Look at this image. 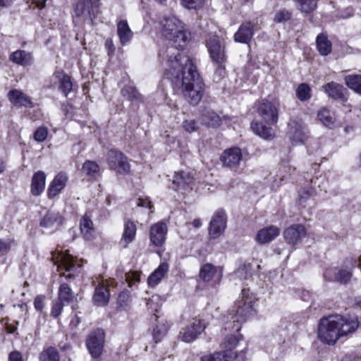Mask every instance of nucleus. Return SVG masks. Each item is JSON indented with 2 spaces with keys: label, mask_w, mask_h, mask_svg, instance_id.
Here are the masks:
<instances>
[{
  "label": "nucleus",
  "mask_w": 361,
  "mask_h": 361,
  "mask_svg": "<svg viewBox=\"0 0 361 361\" xmlns=\"http://www.w3.org/2000/svg\"><path fill=\"white\" fill-rule=\"evenodd\" d=\"M166 54L169 58L164 64V75L176 88L182 90L184 98L190 104L197 105L202 97L204 83L193 61L188 56L178 60V53L173 47Z\"/></svg>",
  "instance_id": "nucleus-1"
},
{
  "label": "nucleus",
  "mask_w": 361,
  "mask_h": 361,
  "mask_svg": "<svg viewBox=\"0 0 361 361\" xmlns=\"http://www.w3.org/2000/svg\"><path fill=\"white\" fill-rule=\"evenodd\" d=\"M242 298L235 303V314L232 317L234 324L233 328L238 333L236 334H229L226 336L221 343V348L225 354L231 353L233 355V360L236 357V353L234 351L238 342L243 338V336L239 334L241 326L239 323L245 322L255 312L254 305L256 302L255 296L250 293V290L243 288L242 290Z\"/></svg>",
  "instance_id": "nucleus-2"
},
{
  "label": "nucleus",
  "mask_w": 361,
  "mask_h": 361,
  "mask_svg": "<svg viewBox=\"0 0 361 361\" xmlns=\"http://www.w3.org/2000/svg\"><path fill=\"white\" fill-rule=\"evenodd\" d=\"M358 326L356 316L331 315L320 320L318 337L324 343L334 345L339 338L354 333Z\"/></svg>",
  "instance_id": "nucleus-3"
},
{
  "label": "nucleus",
  "mask_w": 361,
  "mask_h": 361,
  "mask_svg": "<svg viewBox=\"0 0 361 361\" xmlns=\"http://www.w3.org/2000/svg\"><path fill=\"white\" fill-rule=\"evenodd\" d=\"M162 34L170 42V45L166 48L162 49L159 52V57L161 59L163 66L169 58L166 51L169 48H174L178 53L177 59L179 60L182 56H187L180 53V50L183 49L188 42V35L183 23L176 17L171 16L165 17L161 22Z\"/></svg>",
  "instance_id": "nucleus-4"
},
{
  "label": "nucleus",
  "mask_w": 361,
  "mask_h": 361,
  "mask_svg": "<svg viewBox=\"0 0 361 361\" xmlns=\"http://www.w3.org/2000/svg\"><path fill=\"white\" fill-rule=\"evenodd\" d=\"M51 259L56 265L58 271H64L61 274L67 279L73 278L81 267L77 259L67 252L57 251L51 253Z\"/></svg>",
  "instance_id": "nucleus-5"
},
{
  "label": "nucleus",
  "mask_w": 361,
  "mask_h": 361,
  "mask_svg": "<svg viewBox=\"0 0 361 361\" xmlns=\"http://www.w3.org/2000/svg\"><path fill=\"white\" fill-rule=\"evenodd\" d=\"M207 47L212 61L219 66L216 72L221 74L224 71L222 66L226 59L224 43L217 36H213L208 40Z\"/></svg>",
  "instance_id": "nucleus-6"
},
{
  "label": "nucleus",
  "mask_w": 361,
  "mask_h": 361,
  "mask_svg": "<svg viewBox=\"0 0 361 361\" xmlns=\"http://www.w3.org/2000/svg\"><path fill=\"white\" fill-rule=\"evenodd\" d=\"M108 164L111 170L117 175L126 176L130 172V164L128 157L121 152L111 149L107 154Z\"/></svg>",
  "instance_id": "nucleus-7"
},
{
  "label": "nucleus",
  "mask_w": 361,
  "mask_h": 361,
  "mask_svg": "<svg viewBox=\"0 0 361 361\" xmlns=\"http://www.w3.org/2000/svg\"><path fill=\"white\" fill-rule=\"evenodd\" d=\"M227 226V216L223 209H217L212 216L209 235L211 239L215 240L224 234Z\"/></svg>",
  "instance_id": "nucleus-8"
},
{
  "label": "nucleus",
  "mask_w": 361,
  "mask_h": 361,
  "mask_svg": "<svg viewBox=\"0 0 361 361\" xmlns=\"http://www.w3.org/2000/svg\"><path fill=\"white\" fill-rule=\"evenodd\" d=\"M98 8L99 0H78L74 11L77 16L84 20H92L97 13Z\"/></svg>",
  "instance_id": "nucleus-9"
},
{
  "label": "nucleus",
  "mask_w": 361,
  "mask_h": 361,
  "mask_svg": "<svg viewBox=\"0 0 361 361\" xmlns=\"http://www.w3.org/2000/svg\"><path fill=\"white\" fill-rule=\"evenodd\" d=\"M104 342V333L102 329H97L92 331L88 336L86 345L91 355L99 357L103 350Z\"/></svg>",
  "instance_id": "nucleus-10"
},
{
  "label": "nucleus",
  "mask_w": 361,
  "mask_h": 361,
  "mask_svg": "<svg viewBox=\"0 0 361 361\" xmlns=\"http://www.w3.org/2000/svg\"><path fill=\"white\" fill-rule=\"evenodd\" d=\"M257 113L267 124H274L278 121V109L268 100L264 99L259 102Z\"/></svg>",
  "instance_id": "nucleus-11"
},
{
  "label": "nucleus",
  "mask_w": 361,
  "mask_h": 361,
  "mask_svg": "<svg viewBox=\"0 0 361 361\" xmlns=\"http://www.w3.org/2000/svg\"><path fill=\"white\" fill-rule=\"evenodd\" d=\"M168 233V226L164 221H159L152 224L149 229V240L156 247H161L164 245Z\"/></svg>",
  "instance_id": "nucleus-12"
},
{
  "label": "nucleus",
  "mask_w": 361,
  "mask_h": 361,
  "mask_svg": "<svg viewBox=\"0 0 361 361\" xmlns=\"http://www.w3.org/2000/svg\"><path fill=\"white\" fill-rule=\"evenodd\" d=\"M288 136L293 145L303 143L307 138L305 128L300 121L291 119L288 123Z\"/></svg>",
  "instance_id": "nucleus-13"
},
{
  "label": "nucleus",
  "mask_w": 361,
  "mask_h": 361,
  "mask_svg": "<svg viewBox=\"0 0 361 361\" xmlns=\"http://www.w3.org/2000/svg\"><path fill=\"white\" fill-rule=\"evenodd\" d=\"M243 159L241 149L238 147H231L225 150L221 156L224 166L230 169L236 168Z\"/></svg>",
  "instance_id": "nucleus-14"
},
{
  "label": "nucleus",
  "mask_w": 361,
  "mask_h": 361,
  "mask_svg": "<svg viewBox=\"0 0 361 361\" xmlns=\"http://www.w3.org/2000/svg\"><path fill=\"white\" fill-rule=\"evenodd\" d=\"M222 276V270L210 263L204 264L200 269V277L207 282L212 281L214 285L220 283Z\"/></svg>",
  "instance_id": "nucleus-15"
},
{
  "label": "nucleus",
  "mask_w": 361,
  "mask_h": 361,
  "mask_svg": "<svg viewBox=\"0 0 361 361\" xmlns=\"http://www.w3.org/2000/svg\"><path fill=\"white\" fill-rule=\"evenodd\" d=\"M205 325L201 320H195L192 324L180 332L182 340L186 343L194 341L204 330Z\"/></svg>",
  "instance_id": "nucleus-16"
},
{
  "label": "nucleus",
  "mask_w": 361,
  "mask_h": 361,
  "mask_svg": "<svg viewBox=\"0 0 361 361\" xmlns=\"http://www.w3.org/2000/svg\"><path fill=\"white\" fill-rule=\"evenodd\" d=\"M306 235V229L302 224H294L283 232L286 241L290 245L298 243Z\"/></svg>",
  "instance_id": "nucleus-17"
},
{
  "label": "nucleus",
  "mask_w": 361,
  "mask_h": 361,
  "mask_svg": "<svg viewBox=\"0 0 361 361\" xmlns=\"http://www.w3.org/2000/svg\"><path fill=\"white\" fill-rule=\"evenodd\" d=\"M9 102L14 106L32 107V102L30 97L20 90L13 89L7 94Z\"/></svg>",
  "instance_id": "nucleus-18"
},
{
  "label": "nucleus",
  "mask_w": 361,
  "mask_h": 361,
  "mask_svg": "<svg viewBox=\"0 0 361 361\" xmlns=\"http://www.w3.org/2000/svg\"><path fill=\"white\" fill-rule=\"evenodd\" d=\"M280 233V229L276 226H269L258 231L255 236L256 241L261 244L269 243Z\"/></svg>",
  "instance_id": "nucleus-19"
},
{
  "label": "nucleus",
  "mask_w": 361,
  "mask_h": 361,
  "mask_svg": "<svg viewBox=\"0 0 361 361\" xmlns=\"http://www.w3.org/2000/svg\"><path fill=\"white\" fill-rule=\"evenodd\" d=\"M345 268H341L335 272V279L341 283L345 284L352 278L353 269L355 267L357 261L354 259H346L344 262Z\"/></svg>",
  "instance_id": "nucleus-20"
},
{
  "label": "nucleus",
  "mask_w": 361,
  "mask_h": 361,
  "mask_svg": "<svg viewBox=\"0 0 361 361\" xmlns=\"http://www.w3.org/2000/svg\"><path fill=\"white\" fill-rule=\"evenodd\" d=\"M68 176L66 173H58L51 182L48 188L47 195L49 198H53L59 195L65 188Z\"/></svg>",
  "instance_id": "nucleus-21"
},
{
  "label": "nucleus",
  "mask_w": 361,
  "mask_h": 361,
  "mask_svg": "<svg viewBox=\"0 0 361 361\" xmlns=\"http://www.w3.org/2000/svg\"><path fill=\"white\" fill-rule=\"evenodd\" d=\"M318 120L326 128L334 129L339 126L335 113L323 107L317 112Z\"/></svg>",
  "instance_id": "nucleus-22"
},
{
  "label": "nucleus",
  "mask_w": 361,
  "mask_h": 361,
  "mask_svg": "<svg viewBox=\"0 0 361 361\" xmlns=\"http://www.w3.org/2000/svg\"><path fill=\"white\" fill-rule=\"evenodd\" d=\"M254 35L253 25L250 22L243 23L234 35L236 42L248 44Z\"/></svg>",
  "instance_id": "nucleus-23"
},
{
  "label": "nucleus",
  "mask_w": 361,
  "mask_h": 361,
  "mask_svg": "<svg viewBox=\"0 0 361 361\" xmlns=\"http://www.w3.org/2000/svg\"><path fill=\"white\" fill-rule=\"evenodd\" d=\"M63 224V218L59 212H48L40 221V226L45 228L56 229Z\"/></svg>",
  "instance_id": "nucleus-24"
},
{
  "label": "nucleus",
  "mask_w": 361,
  "mask_h": 361,
  "mask_svg": "<svg viewBox=\"0 0 361 361\" xmlns=\"http://www.w3.org/2000/svg\"><path fill=\"white\" fill-rule=\"evenodd\" d=\"M109 296L110 294L107 287L104 285H98L95 288L92 301L95 305L104 307L108 304Z\"/></svg>",
  "instance_id": "nucleus-25"
},
{
  "label": "nucleus",
  "mask_w": 361,
  "mask_h": 361,
  "mask_svg": "<svg viewBox=\"0 0 361 361\" xmlns=\"http://www.w3.org/2000/svg\"><path fill=\"white\" fill-rule=\"evenodd\" d=\"M193 181V176L191 173L180 171L175 173L173 185L174 190L180 188L186 189Z\"/></svg>",
  "instance_id": "nucleus-26"
},
{
  "label": "nucleus",
  "mask_w": 361,
  "mask_h": 361,
  "mask_svg": "<svg viewBox=\"0 0 361 361\" xmlns=\"http://www.w3.org/2000/svg\"><path fill=\"white\" fill-rule=\"evenodd\" d=\"M46 175L39 171L34 173L31 183V193L35 196L39 195L44 190Z\"/></svg>",
  "instance_id": "nucleus-27"
},
{
  "label": "nucleus",
  "mask_w": 361,
  "mask_h": 361,
  "mask_svg": "<svg viewBox=\"0 0 361 361\" xmlns=\"http://www.w3.org/2000/svg\"><path fill=\"white\" fill-rule=\"evenodd\" d=\"M169 270V265L166 262L161 263L159 266L149 276L147 283L150 287L157 286L164 277Z\"/></svg>",
  "instance_id": "nucleus-28"
},
{
  "label": "nucleus",
  "mask_w": 361,
  "mask_h": 361,
  "mask_svg": "<svg viewBox=\"0 0 361 361\" xmlns=\"http://www.w3.org/2000/svg\"><path fill=\"white\" fill-rule=\"evenodd\" d=\"M324 88L329 96L334 99H341L343 101L347 99L345 97L347 90L338 83L334 82L327 83L324 85Z\"/></svg>",
  "instance_id": "nucleus-29"
},
{
  "label": "nucleus",
  "mask_w": 361,
  "mask_h": 361,
  "mask_svg": "<svg viewBox=\"0 0 361 361\" xmlns=\"http://www.w3.org/2000/svg\"><path fill=\"white\" fill-rule=\"evenodd\" d=\"M117 33L121 44L125 45L131 40L133 32L126 20H121L117 23Z\"/></svg>",
  "instance_id": "nucleus-30"
},
{
  "label": "nucleus",
  "mask_w": 361,
  "mask_h": 361,
  "mask_svg": "<svg viewBox=\"0 0 361 361\" xmlns=\"http://www.w3.org/2000/svg\"><path fill=\"white\" fill-rule=\"evenodd\" d=\"M251 128L255 134L263 139H270L274 135V130L271 127H267L259 122H252L251 123Z\"/></svg>",
  "instance_id": "nucleus-31"
},
{
  "label": "nucleus",
  "mask_w": 361,
  "mask_h": 361,
  "mask_svg": "<svg viewBox=\"0 0 361 361\" xmlns=\"http://www.w3.org/2000/svg\"><path fill=\"white\" fill-rule=\"evenodd\" d=\"M10 60L18 65L27 66L32 62V56L24 50H17L10 55Z\"/></svg>",
  "instance_id": "nucleus-32"
},
{
  "label": "nucleus",
  "mask_w": 361,
  "mask_h": 361,
  "mask_svg": "<svg viewBox=\"0 0 361 361\" xmlns=\"http://www.w3.org/2000/svg\"><path fill=\"white\" fill-rule=\"evenodd\" d=\"M80 228L83 237L87 240H90L94 233V227L91 219L87 214L81 218Z\"/></svg>",
  "instance_id": "nucleus-33"
},
{
  "label": "nucleus",
  "mask_w": 361,
  "mask_h": 361,
  "mask_svg": "<svg viewBox=\"0 0 361 361\" xmlns=\"http://www.w3.org/2000/svg\"><path fill=\"white\" fill-rule=\"evenodd\" d=\"M136 231L137 227L134 222L131 221H128L126 222L124 225L123 233L122 235V240H123L126 243L125 247H126L135 239Z\"/></svg>",
  "instance_id": "nucleus-34"
},
{
  "label": "nucleus",
  "mask_w": 361,
  "mask_h": 361,
  "mask_svg": "<svg viewBox=\"0 0 361 361\" xmlns=\"http://www.w3.org/2000/svg\"><path fill=\"white\" fill-rule=\"evenodd\" d=\"M317 50L322 56H326L331 51V43L324 34H319L316 39Z\"/></svg>",
  "instance_id": "nucleus-35"
},
{
  "label": "nucleus",
  "mask_w": 361,
  "mask_h": 361,
  "mask_svg": "<svg viewBox=\"0 0 361 361\" xmlns=\"http://www.w3.org/2000/svg\"><path fill=\"white\" fill-rule=\"evenodd\" d=\"M73 299V293L67 283H61L58 291L57 300L65 303H70Z\"/></svg>",
  "instance_id": "nucleus-36"
},
{
  "label": "nucleus",
  "mask_w": 361,
  "mask_h": 361,
  "mask_svg": "<svg viewBox=\"0 0 361 361\" xmlns=\"http://www.w3.org/2000/svg\"><path fill=\"white\" fill-rule=\"evenodd\" d=\"M121 95L131 102H141L142 96L133 86L126 85L121 90Z\"/></svg>",
  "instance_id": "nucleus-37"
},
{
  "label": "nucleus",
  "mask_w": 361,
  "mask_h": 361,
  "mask_svg": "<svg viewBox=\"0 0 361 361\" xmlns=\"http://www.w3.org/2000/svg\"><path fill=\"white\" fill-rule=\"evenodd\" d=\"M57 77L60 81L59 90L67 97L73 89V82L71 77L63 73H59Z\"/></svg>",
  "instance_id": "nucleus-38"
},
{
  "label": "nucleus",
  "mask_w": 361,
  "mask_h": 361,
  "mask_svg": "<svg viewBox=\"0 0 361 361\" xmlns=\"http://www.w3.org/2000/svg\"><path fill=\"white\" fill-rule=\"evenodd\" d=\"M233 355L231 353L225 354L221 350L213 354L206 355L202 357L201 361H232Z\"/></svg>",
  "instance_id": "nucleus-39"
},
{
  "label": "nucleus",
  "mask_w": 361,
  "mask_h": 361,
  "mask_svg": "<svg viewBox=\"0 0 361 361\" xmlns=\"http://www.w3.org/2000/svg\"><path fill=\"white\" fill-rule=\"evenodd\" d=\"M39 361H59V354L54 347H49L42 351L39 356Z\"/></svg>",
  "instance_id": "nucleus-40"
},
{
  "label": "nucleus",
  "mask_w": 361,
  "mask_h": 361,
  "mask_svg": "<svg viewBox=\"0 0 361 361\" xmlns=\"http://www.w3.org/2000/svg\"><path fill=\"white\" fill-rule=\"evenodd\" d=\"M347 86L361 94V75H349L345 78Z\"/></svg>",
  "instance_id": "nucleus-41"
},
{
  "label": "nucleus",
  "mask_w": 361,
  "mask_h": 361,
  "mask_svg": "<svg viewBox=\"0 0 361 361\" xmlns=\"http://www.w3.org/2000/svg\"><path fill=\"white\" fill-rule=\"evenodd\" d=\"M169 329V324L167 322H161L157 325L153 329V337L157 343L166 336Z\"/></svg>",
  "instance_id": "nucleus-42"
},
{
  "label": "nucleus",
  "mask_w": 361,
  "mask_h": 361,
  "mask_svg": "<svg viewBox=\"0 0 361 361\" xmlns=\"http://www.w3.org/2000/svg\"><path fill=\"white\" fill-rule=\"evenodd\" d=\"M297 7L302 13H311L317 7V0H302L297 4Z\"/></svg>",
  "instance_id": "nucleus-43"
},
{
  "label": "nucleus",
  "mask_w": 361,
  "mask_h": 361,
  "mask_svg": "<svg viewBox=\"0 0 361 361\" xmlns=\"http://www.w3.org/2000/svg\"><path fill=\"white\" fill-rule=\"evenodd\" d=\"M82 171L87 176L93 177L99 173V166L93 161H86L82 167Z\"/></svg>",
  "instance_id": "nucleus-44"
},
{
  "label": "nucleus",
  "mask_w": 361,
  "mask_h": 361,
  "mask_svg": "<svg viewBox=\"0 0 361 361\" xmlns=\"http://www.w3.org/2000/svg\"><path fill=\"white\" fill-rule=\"evenodd\" d=\"M296 95L302 102L310 99L311 97L310 86L306 83L299 85L296 90Z\"/></svg>",
  "instance_id": "nucleus-45"
},
{
  "label": "nucleus",
  "mask_w": 361,
  "mask_h": 361,
  "mask_svg": "<svg viewBox=\"0 0 361 361\" xmlns=\"http://www.w3.org/2000/svg\"><path fill=\"white\" fill-rule=\"evenodd\" d=\"M251 276L246 265L240 266L232 275L231 279L234 281L237 280L245 281Z\"/></svg>",
  "instance_id": "nucleus-46"
},
{
  "label": "nucleus",
  "mask_w": 361,
  "mask_h": 361,
  "mask_svg": "<svg viewBox=\"0 0 361 361\" xmlns=\"http://www.w3.org/2000/svg\"><path fill=\"white\" fill-rule=\"evenodd\" d=\"M204 121L212 127L218 126L220 124L219 116L212 111H208L204 114Z\"/></svg>",
  "instance_id": "nucleus-47"
},
{
  "label": "nucleus",
  "mask_w": 361,
  "mask_h": 361,
  "mask_svg": "<svg viewBox=\"0 0 361 361\" xmlns=\"http://www.w3.org/2000/svg\"><path fill=\"white\" fill-rule=\"evenodd\" d=\"M205 3V0H180V4L187 9H199Z\"/></svg>",
  "instance_id": "nucleus-48"
},
{
  "label": "nucleus",
  "mask_w": 361,
  "mask_h": 361,
  "mask_svg": "<svg viewBox=\"0 0 361 361\" xmlns=\"http://www.w3.org/2000/svg\"><path fill=\"white\" fill-rule=\"evenodd\" d=\"M162 305V300L159 295H153L147 302L149 310L152 312H157Z\"/></svg>",
  "instance_id": "nucleus-49"
},
{
  "label": "nucleus",
  "mask_w": 361,
  "mask_h": 361,
  "mask_svg": "<svg viewBox=\"0 0 361 361\" xmlns=\"http://www.w3.org/2000/svg\"><path fill=\"white\" fill-rule=\"evenodd\" d=\"M130 302V293L128 290L122 291L118 297L117 304L121 308H125Z\"/></svg>",
  "instance_id": "nucleus-50"
},
{
  "label": "nucleus",
  "mask_w": 361,
  "mask_h": 361,
  "mask_svg": "<svg viewBox=\"0 0 361 361\" xmlns=\"http://www.w3.org/2000/svg\"><path fill=\"white\" fill-rule=\"evenodd\" d=\"M63 306L64 303L60 300L56 299L55 301H54L51 310V316L54 318L58 317L61 314L63 309Z\"/></svg>",
  "instance_id": "nucleus-51"
},
{
  "label": "nucleus",
  "mask_w": 361,
  "mask_h": 361,
  "mask_svg": "<svg viewBox=\"0 0 361 361\" xmlns=\"http://www.w3.org/2000/svg\"><path fill=\"white\" fill-rule=\"evenodd\" d=\"M48 130L45 127H39L34 133V139L37 142H43L47 137Z\"/></svg>",
  "instance_id": "nucleus-52"
},
{
  "label": "nucleus",
  "mask_w": 361,
  "mask_h": 361,
  "mask_svg": "<svg viewBox=\"0 0 361 361\" xmlns=\"http://www.w3.org/2000/svg\"><path fill=\"white\" fill-rule=\"evenodd\" d=\"M291 18V13L287 10H281L276 13L274 21L276 23H282L287 21Z\"/></svg>",
  "instance_id": "nucleus-53"
},
{
  "label": "nucleus",
  "mask_w": 361,
  "mask_h": 361,
  "mask_svg": "<svg viewBox=\"0 0 361 361\" xmlns=\"http://www.w3.org/2000/svg\"><path fill=\"white\" fill-rule=\"evenodd\" d=\"M312 195V189L311 188H303L299 192V203L302 206H305L307 200Z\"/></svg>",
  "instance_id": "nucleus-54"
},
{
  "label": "nucleus",
  "mask_w": 361,
  "mask_h": 361,
  "mask_svg": "<svg viewBox=\"0 0 361 361\" xmlns=\"http://www.w3.org/2000/svg\"><path fill=\"white\" fill-rule=\"evenodd\" d=\"M137 206L140 207H145L149 209V214L153 212V204L152 202L149 200L148 197H140L137 200Z\"/></svg>",
  "instance_id": "nucleus-55"
},
{
  "label": "nucleus",
  "mask_w": 361,
  "mask_h": 361,
  "mask_svg": "<svg viewBox=\"0 0 361 361\" xmlns=\"http://www.w3.org/2000/svg\"><path fill=\"white\" fill-rule=\"evenodd\" d=\"M183 127L189 133L195 132L197 129L196 122L193 119L185 120L183 122Z\"/></svg>",
  "instance_id": "nucleus-56"
},
{
  "label": "nucleus",
  "mask_w": 361,
  "mask_h": 361,
  "mask_svg": "<svg viewBox=\"0 0 361 361\" xmlns=\"http://www.w3.org/2000/svg\"><path fill=\"white\" fill-rule=\"evenodd\" d=\"M45 296L42 295H37L34 300L35 308L42 312L44 308Z\"/></svg>",
  "instance_id": "nucleus-57"
},
{
  "label": "nucleus",
  "mask_w": 361,
  "mask_h": 361,
  "mask_svg": "<svg viewBox=\"0 0 361 361\" xmlns=\"http://www.w3.org/2000/svg\"><path fill=\"white\" fill-rule=\"evenodd\" d=\"M126 280L129 286H132L133 282L140 281V274L137 271L128 272L126 274Z\"/></svg>",
  "instance_id": "nucleus-58"
},
{
  "label": "nucleus",
  "mask_w": 361,
  "mask_h": 361,
  "mask_svg": "<svg viewBox=\"0 0 361 361\" xmlns=\"http://www.w3.org/2000/svg\"><path fill=\"white\" fill-rule=\"evenodd\" d=\"M353 13L354 9L351 6H349L340 11L339 17L342 18H348L353 16Z\"/></svg>",
  "instance_id": "nucleus-59"
},
{
  "label": "nucleus",
  "mask_w": 361,
  "mask_h": 361,
  "mask_svg": "<svg viewBox=\"0 0 361 361\" xmlns=\"http://www.w3.org/2000/svg\"><path fill=\"white\" fill-rule=\"evenodd\" d=\"M12 242L10 239L5 240L0 239V252L4 253L8 251L11 247Z\"/></svg>",
  "instance_id": "nucleus-60"
},
{
  "label": "nucleus",
  "mask_w": 361,
  "mask_h": 361,
  "mask_svg": "<svg viewBox=\"0 0 361 361\" xmlns=\"http://www.w3.org/2000/svg\"><path fill=\"white\" fill-rule=\"evenodd\" d=\"M8 361H23L22 354L18 351H12L8 355Z\"/></svg>",
  "instance_id": "nucleus-61"
},
{
  "label": "nucleus",
  "mask_w": 361,
  "mask_h": 361,
  "mask_svg": "<svg viewBox=\"0 0 361 361\" xmlns=\"http://www.w3.org/2000/svg\"><path fill=\"white\" fill-rule=\"evenodd\" d=\"M47 1V0H32V4H35L37 8L42 9L45 7Z\"/></svg>",
  "instance_id": "nucleus-62"
},
{
  "label": "nucleus",
  "mask_w": 361,
  "mask_h": 361,
  "mask_svg": "<svg viewBox=\"0 0 361 361\" xmlns=\"http://www.w3.org/2000/svg\"><path fill=\"white\" fill-rule=\"evenodd\" d=\"M13 0H0V6L4 8H8L11 6Z\"/></svg>",
  "instance_id": "nucleus-63"
},
{
  "label": "nucleus",
  "mask_w": 361,
  "mask_h": 361,
  "mask_svg": "<svg viewBox=\"0 0 361 361\" xmlns=\"http://www.w3.org/2000/svg\"><path fill=\"white\" fill-rule=\"evenodd\" d=\"M192 224L196 228H200L202 226V221H201V220L200 219H194L193 221L192 222Z\"/></svg>",
  "instance_id": "nucleus-64"
}]
</instances>
